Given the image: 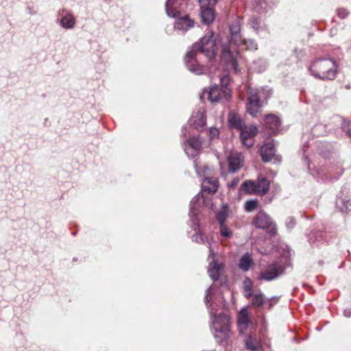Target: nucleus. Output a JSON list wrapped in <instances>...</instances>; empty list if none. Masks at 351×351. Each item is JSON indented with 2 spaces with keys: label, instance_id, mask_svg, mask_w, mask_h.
<instances>
[{
  "label": "nucleus",
  "instance_id": "f257e3e1",
  "mask_svg": "<svg viewBox=\"0 0 351 351\" xmlns=\"http://www.w3.org/2000/svg\"><path fill=\"white\" fill-rule=\"evenodd\" d=\"M199 52L204 53L210 60L215 57L216 44L213 39V34L204 36L199 43H195L186 55L185 64L187 69L197 75L204 73V68L196 60Z\"/></svg>",
  "mask_w": 351,
  "mask_h": 351
},
{
  "label": "nucleus",
  "instance_id": "f03ea898",
  "mask_svg": "<svg viewBox=\"0 0 351 351\" xmlns=\"http://www.w3.org/2000/svg\"><path fill=\"white\" fill-rule=\"evenodd\" d=\"M239 29V26L237 25L230 26L231 40L228 44L223 45L221 56V62L225 64L226 69L228 71L232 70L236 73L239 71L238 64L241 60L237 48L243 42Z\"/></svg>",
  "mask_w": 351,
  "mask_h": 351
},
{
  "label": "nucleus",
  "instance_id": "7ed1b4c3",
  "mask_svg": "<svg viewBox=\"0 0 351 351\" xmlns=\"http://www.w3.org/2000/svg\"><path fill=\"white\" fill-rule=\"evenodd\" d=\"M213 289V286H210L207 289L205 297V303L209 307L212 332L218 342L223 343V341H227L230 336L229 318L223 313H221L217 315L215 309L208 306L209 301L212 299Z\"/></svg>",
  "mask_w": 351,
  "mask_h": 351
},
{
  "label": "nucleus",
  "instance_id": "20e7f679",
  "mask_svg": "<svg viewBox=\"0 0 351 351\" xmlns=\"http://www.w3.org/2000/svg\"><path fill=\"white\" fill-rule=\"evenodd\" d=\"M337 65L331 58H319L312 62L309 71L312 75L321 80H332L337 75Z\"/></svg>",
  "mask_w": 351,
  "mask_h": 351
},
{
  "label": "nucleus",
  "instance_id": "39448f33",
  "mask_svg": "<svg viewBox=\"0 0 351 351\" xmlns=\"http://www.w3.org/2000/svg\"><path fill=\"white\" fill-rule=\"evenodd\" d=\"M203 205H208V201H207L204 197L203 194H199L195 196L191 202L189 217L190 220L193 223V228L197 233L193 236V241L197 243H204V237L202 232L199 229V221L197 218V215L199 212L200 208Z\"/></svg>",
  "mask_w": 351,
  "mask_h": 351
},
{
  "label": "nucleus",
  "instance_id": "423d86ee",
  "mask_svg": "<svg viewBox=\"0 0 351 351\" xmlns=\"http://www.w3.org/2000/svg\"><path fill=\"white\" fill-rule=\"evenodd\" d=\"M270 95L269 90L261 89H252L250 90L248 101L247 103V112L252 117H256L261 112V102Z\"/></svg>",
  "mask_w": 351,
  "mask_h": 351
},
{
  "label": "nucleus",
  "instance_id": "0eeeda50",
  "mask_svg": "<svg viewBox=\"0 0 351 351\" xmlns=\"http://www.w3.org/2000/svg\"><path fill=\"white\" fill-rule=\"evenodd\" d=\"M195 168L199 176L205 177L202 181V191L208 192L209 193H215L219 187V182L217 178L208 177L211 169L207 166L199 167L196 162H195Z\"/></svg>",
  "mask_w": 351,
  "mask_h": 351
},
{
  "label": "nucleus",
  "instance_id": "6e6552de",
  "mask_svg": "<svg viewBox=\"0 0 351 351\" xmlns=\"http://www.w3.org/2000/svg\"><path fill=\"white\" fill-rule=\"evenodd\" d=\"M56 23L64 29H73L76 25V18L72 12L66 8H60L56 13Z\"/></svg>",
  "mask_w": 351,
  "mask_h": 351
},
{
  "label": "nucleus",
  "instance_id": "1a4fd4ad",
  "mask_svg": "<svg viewBox=\"0 0 351 351\" xmlns=\"http://www.w3.org/2000/svg\"><path fill=\"white\" fill-rule=\"evenodd\" d=\"M189 0H167L165 9L167 14L172 18H177L187 6Z\"/></svg>",
  "mask_w": 351,
  "mask_h": 351
},
{
  "label": "nucleus",
  "instance_id": "9d476101",
  "mask_svg": "<svg viewBox=\"0 0 351 351\" xmlns=\"http://www.w3.org/2000/svg\"><path fill=\"white\" fill-rule=\"evenodd\" d=\"M253 223L258 228L269 230L271 234L276 233V228L275 224L269 215L263 211L259 212L255 216Z\"/></svg>",
  "mask_w": 351,
  "mask_h": 351
},
{
  "label": "nucleus",
  "instance_id": "9b49d317",
  "mask_svg": "<svg viewBox=\"0 0 351 351\" xmlns=\"http://www.w3.org/2000/svg\"><path fill=\"white\" fill-rule=\"evenodd\" d=\"M284 268L278 263L269 265L267 268L261 272L257 278L258 280L271 281L277 278L282 274Z\"/></svg>",
  "mask_w": 351,
  "mask_h": 351
},
{
  "label": "nucleus",
  "instance_id": "f8f14e48",
  "mask_svg": "<svg viewBox=\"0 0 351 351\" xmlns=\"http://www.w3.org/2000/svg\"><path fill=\"white\" fill-rule=\"evenodd\" d=\"M208 99L212 102L219 101L223 99L228 100L230 97V90L229 88H222L218 86L210 87L208 91L204 92Z\"/></svg>",
  "mask_w": 351,
  "mask_h": 351
},
{
  "label": "nucleus",
  "instance_id": "ddd939ff",
  "mask_svg": "<svg viewBox=\"0 0 351 351\" xmlns=\"http://www.w3.org/2000/svg\"><path fill=\"white\" fill-rule=\"evenodd\" d=\"M240 131V138L243 145L247 148L252 147L254 145V137L258 133V128L255 125L250 127L243 126Z\"/></svg>",
  "mask_w": 351,
  "mask_h": 351
},
{
  "label": "nucleus",
  "instance_id": "4468645a",
  "mask_svg": "<svg viewBox=\"0 0 351 351\" xmlns=\"http://www.w3.org/2000/svg\"><path fill=\"white\" fill-rule=\"evenodd\" d=\"M201 4V17L202 22L205 24L211 23L215 18L213 9L208 8L207 5H212L217 2V0H198Z\"/></svg>",
  "mask_w": 351,
  "mask_h": 351
},
{
  "label": "nucleus",
  "instance_id": "2eb2a0df",
  "mask_svg": "<svg viewBox=\"0 0 351 351\" xmlns=\"http://www.w3.org/2000/svg\"><path fill=\"white\" fill-rule=\"evenodd\" d=\"M209 248L210 253L208 258H212V262L209 264L208 267V272L210 278L213 280L215 281L219 279L221 272L223 269V265L221 263H219L217 261L214 259V252L210 247Z\"/></svg>",
  "mask_w": 351,
  "mask_h": 351
},
{
  "label": "nucleus",
  "instance_id": "dca6fc26",
  "mask_svg": "<svg viewBox=\"0 0 351 351\" xmlns=\"http://www.w3.org/2000/svg\"><path fill=\"white\" fill-rule=\"evenodd\" d=\"M202 147V141L198 137H192L186 141L184 144V149L186 154L191 158H193L198 154Z\"/></svg>",
  "mask_w": 351,
  "mask_h": 351
},
{
  "label": "nucleus",
  "instance_id": "f3484780",
  "mask_svg": "<svg viewBox=\"0 0 351 351\" xmlns=\"http://www.w3.org/2000/svg\"><path fill=\"white\" fill-rule=\"evenodd\" d=\"M228 161V171L230 173H235L242 167L243 156L241 154L232 151L227 157Z\"/></svg>",
  "mask_w": 351,
  "mask_h": 351
},
{
  "label": "nucleus",
  "instance_id": "a211bd4d",
  "mask_svg": "<svg viewBox=\"0 0 351 351\" xmlns=\"http://www.w3.org/2000/svg\"><path fill=\"white\" fill-rule=\"evenodd\" d=\"M189 123L197 130H202L206 123L205 110L200 108L197 112L194 113L189 120Z\"/></svg>",
  "mask_w": 351,
  "mask_h": 351
},
{
  "label": "nucleus",
  "instance_id": "6ab92c4d",
  "mask_svg": "<svg viewBox=\"0 0 351 351\" xmlns=\"http://www.w3.org/2000/svg\"><path fill=\"white\" fill-rule=\"evenodd\" d=\"M281 124L280 119L275 114H268L265 118V125L268 132L276 134Z\"/></svg>",
  "mask_w": 351,
  "mask_h": 351
},
{
  "label": "nucleus",
  "instance_id": "aec40b11",
  "mask_svg": "<svg viewBox=\"0 0 351 351\" xmlns=\"http://www.w3.org/2000/svg\"><path fill=\"white\" fill-rule=\"evenodd\" d=\"M238 326L241 333H244L252 323L249 319V313L246 307L243 308L238 315Z\"/></svg>",
  "mask_w": 351,
  "mask_h": 351
},
{
  "label": "nucleus",
  "instance_id": "412c9836",
  "mask_svg": "<svg viewBox=\"0 0 351 351\" xmlns=\"http://www.w3.org/2000/svg\"><path fill=\"white\" fill-rule=\"evenodd\" d=\"M176 19L174 27L176 29L186 32L189 29L194 26V22L192 19H189L187 15L182 16V14Z\"/></svg>",
  "mask_w": 351,
  "mask_h": 351
},
{
  "label": "nucleus",
  "instance_id": "4be33fe9",
  "mask_svg": "<svg viewBox=\"0 0 351 351\" xmlns=\"http://www.w3.org/2000/svg\"><path fill=\"white\" fill-rule=\"evenodd\" d=\"M261 155L265 162H269L275 154L274 144L273 142L265 143L260 149Z\"/></svg>",
  "mask_w": 351,
  "mask_h": 351
},
{
  "label": "nucleus",
  "instance_id": "5701e85b",
  "mask_svg": "<svg viewBox=\"0 0 351 351\" xmlns=\"http://www.w3.org/2000/svg\"><path fill=\"white\" fill-rule=\"evenodd\" d=\"M228 123L230 128H235L238 130H241L243 126H245L244 122L241 116L234 112L229 113Z\"/></svg>",
  "mask_w": 351,
  "mask_h": 351
},
{
  "label": "nucleus",
  "instance_id": "b1692460",
  "mask_svg": "<svg viewBox=\"0 0 351 351\" xmlns=\"http://www.w3.org/2000/svg\"><path fill=\"white\" fill-rule=\"evenodd\" d=\"M245 343L246 348L252 351L258 350L261 347L260 341L255 334H250L245 340Z\"/></svg>",
  "mask_w": 351,
  "mask_h": 351
},
{
  "label": "nucleus",
  "instance_id": "393cba45",
  "mask_svg": "<svg viewBox=\"0 0 351 351\" xmlns=\"http://www.w3.org/2000/svg\"><path fill=\"white\" fill-rule=\"evenodd\" d=\"M256 182L257 193L263 195L267 193L269 189V182L264 177L259 178Z\"/></svg>",
  "mask_w": 351,
  "mask_h": 351
},
{
  "label": "nucleus",
  "instance_id": "a878e982",
  "mask_svg": "<svg viewBox=\"0 0 351 351\" xmlns=\"http://www.w3.org/2000/svg\"><path fill=\"white\" fill-rule=\"evenodd\" d=\"M253 264V261L250 256V255L247 253L245 254L240 259L239 267V268L244 271H247L250 269V267Z\"/></svg>",
  "mask_w": 351,
  "mask_h": 351
},
{
  "label": "nucleus",
  "instance_id": "bb28decb",
  "mask_svg": "<svg viewBox=\"0 0 351 351\" xmlns=\"http://www.w3.org/2000/svg\"><path fill=\"white\" fill-rule=\"evenodd\" d=\"M228 217V207L226 204L221 206V209L217 214V220L219 224L226 223V221Z\"/></svg>",
  "mask_w": 351,
  "mask_h": 351
},
{
  "label": "nucleus",
  "instance_id": "cd10ccee",
  "mask_svg": "<svg viewBox=\"0 0 351 351\" xmlns=\"http://www.w3.org/2000/svg\"><path fill=\"white\" fill-rule=\"evenodd\" d=\"M265 302L264 295L260 291L254 293L252 298V304L256 307H260Z\"/></svg>",
  "mask_w": 351,
  "mask_h": 351
},
{
  "label": "nucleus",
  "instance_id": "c85d7f7f",
  "mask_svg": "<svg viewBox=\"0 0 351 351\" xmlns=\"http://www.w3.org/2000/svg\"><path fill=\"white\" fill-rule=\"evenodd\" d=\"M241 187L249 194L257 193L256 182L254 181L247 180L243 183Z\"/></svg>",
  "mask_w": 351,
  "mask_h": 351
},
{
  "label": "nucleus",
  "instance_id": "c756f323",
  "mask_svg": "<svg viewBox=\"0 0 351 351\" xmlns=\"http://www.w3.org/2000/svg\"><path fill=\"white\" fill-rule=\"evenodd\" d=\"M336 204L337 206L343 212H345L347 210H351L350 200L339 197L337 199Z\"/></svg>",
  "mask_w": 351,
  "mask_h": 351
},
{
  "label": "nucleus",
  "instance_id": "7c9ffc66",
  "mask_svg": "<svg viewBox=\"0 0 351 351\" xmlns=\"http://www.w3.org/2000/svg\"><path fill=\"white\" fill-rule=\"evenodd\" d=\"M219 234L221 237L224 238H230L232 236V230L226 223L219 224Z\"/></svg>",
  "mask_w": 351,
  "mask_h": 351
},
{
  "label": "nucleus",
  "instance_id": "2f4dec72",
  "mask_svg": "<svg viewBox=\"0 0 351 351\" xmlns=\"http://www.w3.org/2000/svg\"><path fill=\"white\" fill-rule=\"evenodd\" d=\"M258 202L256 199L247 201L245 204V209L247 212L254 210L257 207Z\"/></svg>",
  "mask_w": 351,
  "mask_h": 351
},
{
  "label": "nucleus",
  "instance_id": "473e14b6",
  "mask_svg": "<svg viewBox=\"0 0 351 351\" xmlns=\"http://www.w3.org/2000/svg\"><path fill=\"white\" fill-rule=\"evenodd\" d=\"M245 45L246 48L249 50H255L257 49L256 43L252 40H243V42L239 45Z\"/></svg>",
  "mask_w": 351,
  "mask_h": 351
},
{
  "label": "nucleus",
  "instance_id": "72a5a7b5",
  "mask_svg": "<svg viewBox=\"0 0 351 351\" xmlns=\"http://www.w3.org/2000/svg\"><path fill=\"white\" fill-rule=\"evenodd\" d=\"M230 79L228 75L226 74L220 77V82L222 88H228L227 87L229 83Z\"/></svg>",
  "mask_w": 351,
  "mask_h": 351
},
{
  "label": "nucleus",
  "instance_id": "f704fd0d",
  "mask_svg": "<svg viewBox=\"0 0 351 351\" xmlns=\"http://www.w3.org/2000/svg\"><path fill=\"white\" fill-rule=\"evenodd\" d=\"M309 171H310L311 174L313 176L323 178V175H324L323 171H321L320 169H317V168H315L313 169H311L309 168Z\"/></svg>",
  "mask_w": 351,
  "mask_h": 351
},
{
  "label": "nucleus",
  "instance_id": "c9c22d12",
  "mask_svg": "<svg viewBox=\"0 0 351 351\" xmlns=\"http://www.w3.org/2000/svg\"><path fill=\"white\" fill-rule=\"evenodd\" d=\"M337 14L341 19H344L348 16V12L346 9L341 8L337 10Z\"/></svg>",
  "mask_w": 351,
  "mask_h": 351
},
{
  "label": "nucleus",
  "instance_id": "e433bc0d",
  "mask_svg": "<svg viewBox=\"0 0 351 351\" xmlns=\"http://www.w3.org/2000/svg\"><path fill=\"white\" fill-rule=\"evenodd\" d=\"M295 224V220L293 217L288 218L286 221L287 227L291 229Z\"/></svg>",
  "mask_w": 351,
  "mask_h": 351
},
{
  "label": "nucleus",
  "instance_id": "4c0bfd02",
  "mask_svg": "<svg viewBox=\"0 0 351 351\" xmlns=\"http://www.w3.org/2000/svg\"><path fill=\"white\" fill-rule=\"evenodd\" d=\"M209 134L210 138L216 137L219 135V130L215 128H210L209 130Z\"/></svg>",
  "mask_w": 351,
  "mask_h": 351
},
{
  "label": "nucleus",
  "instance_id": "58836bf2",
  "mask_svg": "<svg viewBox=\"0 0 351 351\" xmlns=\"http://www.w3.org/2000/svg\"><path fill=\"white\" fill-rule=\"evenodd\" d=\"M239 181V180L238 178L234 179L231 182V183L228 184L229 187L234 188V186H236L238 184Z\"/></svg>",
  "mask_w": 351,
  "mask_h": 351
},
{
  "label": "nucleus",
  "instance_id": "ea45409f",
  "mask_svg": "<svg viewBox=\"0 0 351 351\" xmlns=\"http://www.w3.org/2000/svg\"><path fill=\"white\" fill-rule=\"evenodd\" d=\"M258 21L257 19H253L251 20V25L253 28L254 29H257L258 28Z\"/></svg>",
  "mask_w": 351,
  "mask_h": 351
},
{
  "label": "nucleus",
  "instance_id": "a19ab883",
  "mask_svg": "<svg viewBox=\"0 0 351 351\" xmlns=\"http://www.w3.org/2000/svg\"><path fill=\"white\" fill-rule=\"evenodd\" d=\"M254 295V293H252V289H251V288H249L248 289H246V290H245V297H246V298H250V297H252V295Z\"/></svg>",
  "mask_w": 351,
  "mask_h": 351
},
{
  "label": "nucleus",
  "instance_id": "79ce46f5",
  "mask_svg": "<svg viewBox=\"0 0 351 351\" xmlns=\"http://www.w3.org/2000/svg\"><path fill=\"white\" fill-rule=\"evenodd\" d=\"M346 130L347 133L351 136V123H348L347 125L345 126Z\"/></svg>",
  "mask_w": 351,
  "mask_h": 351
},
{
  "label": "nucleus",
  "instance_id": "37998d69",
  "mask_svg": "<svg viewBox=\"0 0 351 351\" xmlns=\"http://www.w3.org/2000/svg\"><path fill=\"white\" fill-rule=\"evenodd\" d=\"M343 315L345 317H350L351 316V308L346 309L343 311Z\"/></svg>",
  "mask_w": 351,
  "mask_h": 351
},
{
  "label": "nucleus",
  "instance_id": "c03bdc74",
  "mask_svg": "<svg viewBox=\"0 0 351 351\" xmlns=\"http://www.w3.org/2000/svg\"><path fill=\"white\" fill-rule=\"evenodd\" d=\"M249 288H251V285H245V289H248Z\"/></svg>",
  "mask_w": 351,
  "mask_h": 351
},
{
  "label": "nucleus",
  "instance_id": "a18cd8bd",
  "mask_svg": "<svg viewBox=\"0 0 351 351\" xmlns=\"http://www.w3.org/2000/svg\"><path fill=\"white\" fill-rule=\"evenodd\" d=\"M219 164H220L221 167H222L221 162H219Z\"/></svg>",
  "mask_w": 351,
  "mask_h": 351
}]
</instances>
